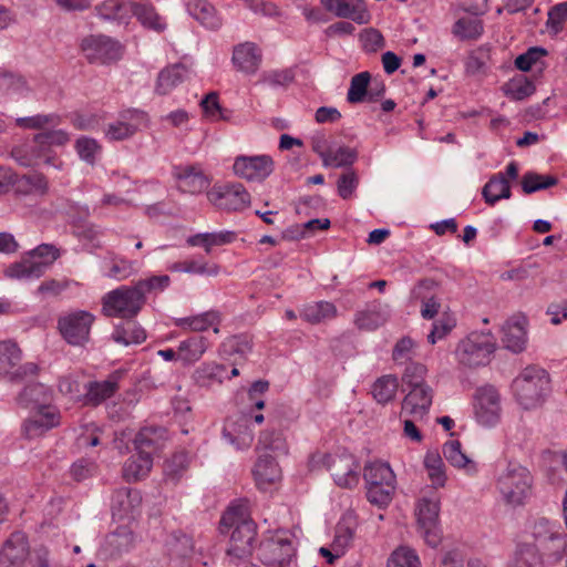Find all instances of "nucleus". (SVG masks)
Returning <instances> with one entry per match:
<instances>
[{"mask_svg": "<svg viewBox=\"0 0 567 567\" xmlns=\"http://www.w3.org/2000/svg\"><path fill=\"white\" fill-rule=\"evenodd\" d=\"M256 451L259 455L252 468V476L257 488L266 492L276 487L282 478L279 464L268 452L286 454L288 447L280 433L265 431L260 433Z\"/></svg>", "mask_w": 567, "mask_h": 567, "instance_id": "nucleus-1", "label": "nucleus"}, {"mask_svg": "<svg viewBox=\"0 0 567 567\" xmlns=\"http://www.w3.org/2000/svg\"><path fill=\"white\" fill-rule=\"evenodd\" d=\"M220 525L228 528L234 527L227 550L228 555L237 559L250 556L256 539V525L248 517L247 503L231 504L223 514Z\"/></svg>", "mask_w": 567, "mask_h": 567, "instance_id": "nucleus-2", "label": "nucleus"}, {"mask_svg": "<svg viewBox=\"0 0 567 567\" xmlns=\"http://www.w3.org/2000/svg\"><path fill=\"white\" fill-rule=\"evenodd\" d=\"M512 388L519 405L533 410L540 406L548 396L550 378L545 369L530 365L513 381Z\"/></svg>", "mask_w": 567, "mask_h": 567, "instance_id": "nucleus-3", "label": "nucleus"}, {"mask_svg": "<svg viewBox=\"0 0 567 567\" xmlns=\"http://www.w3.org/2000/svg\"><path fill=\"white\" fill-rule=\"evenodd\" d=\"M533 476L530 472L517 464H509L496 482L503 501L513 507L524 505L533 495Z\"/></svg>", "mask_w": 567, "mask_h": 567, "instance_id": "nucleus-4", "label": "nucleus"}, {"mask_svg": "<svg viewBox=\"0 0 567 567\" xmlns=\"http://www.w3.org/2000/svg\"><path fill=\"white\" fill-rule=\"evenodd\" d=\"M441 494L436 489H423L417 501L415 515L417 528L430 547H437L442 540L439 526Z\"/></svg>", "mask_w": 567, "mask_h": 567, "instance_id": "nucleus-5", "label": "nucleus"}, {"mask_svg": "<svg viewBox=\"0 0 567 567\" xmlns=\"http://www.w3.org/2000/svg\"><path fill=\"white\" fill-rule=\"evenodd\" d=\"M363 477L368 485L369 502L380 507L386 506L392 499L396 483L390 465L382 461L371 462L365 465Z\"/></svg>", "mask_w": 567, "mask_h": 567, "instance_id": "nucleus-6", "label": "nucleus"}, {"mask_svg": "<svg viewBox=\"0 0 567 567\" xmlns=\"http://www.w3.org/2000/svg\"><path fill=\"white\" fill-rule=\"evenodd\" d=\"M141 292L134 286H121L102 297V313L113 318L135 317L144 305Z\"/></svg>", "mask_w": 567, "mask_h": 567, "instance_id": "nucleus-7", "label": "nucleus"}, {"mask_svg": "<svg viewBox=\"0 0 567 567\" xmlns=\"http://www.w3.org/2000/svg\"><path fill=\"white\" fill-rule=\"evenodd\" d=\"M495 350V339L489 332H471L460 341L455 355L460 364L468 368L485 365Z\"/></svg>", "mask_w": 567, "mask_h": 567, "instance_id": "nucleus-8", "label": "nucleus"}, {"mask_svg": "<svg viewBox=\"0 0 567 567\" xmlns=\"http://www.w3.org/2000/svg\"><path fill=\"white\" fill-rule=\"evenodd\" d=\"M295 555L291 534L288 530H277L260 543L258 558L267 567H286Z\"/></svg>", "mask_w": 567, "mask_h": 567, "instance_id": "nucleus-9", "label": "nucleus"}, {"mask_svg": "<svg viewBox=\"0 0 567 567\" xmlns=\"http://www.w3.org/2000/svg\"><path fill=\"white\" fill-rule=\"evenodd\" d=\"M80 50L91 64L107 65L121 59L122 44L104 34H89L81 40Z\"/></svg>", "mask_w": 567, "mask_h": 567, "instance_id": "nucleus-10", "label": "nucleus"}, {"mask_svg": "<svg viewBox=\"0 0 567 567\" xmlns=\"http://www.w3.org/2000/svg\"><path fill=\"white\" fill-rule=\"evenodd\" d=\"M530 534L536 547L543 555L548 557H560L566 550L565 535L560 527L547 518H537L530 526Z\"/></svg>", "mask_w": 567, "mask_h": 567, "instance_id": "nucleus-11", "label": "nucleus"}, {"mask_svg": "<svg viewBox=\"0 0 567 567\" xmlns=\"http://www.w3.org/2000/svg\"><path fill=\"white\" fill-rule=\"evenodd\" d=\"M476 421L484 426H495L502 416V401L498 390L489 384L475 391L473 401Z\"/></svg>", "mask_w": 567, "mask_h": 567, "instance_id": "nucleus-12", "label": "nucleus"}, {"mask_svg": "<svg viewBox=\"0 0 567 567\" xmlns=\"http://www.w3.org/2000/svg\"><path fill=\"white\" fill-rule=\"evenodd\" d=\"M94 316L85 310H76L61 316L58 329L63 339L72 346H81L89 341Z\"/></svg>", "mask_w": 567, "mask_h": 567, "instance_id": "nucleus-13", "label": "nucleus"}, {"mask_svg": "<svg viewBox=\"0 0 567 567\" xmlns=\"http://www.w3.org/2000/svg\"><path fill=\"white\" fill-rule=\"evenodd\" d=\"M208 200L218 209L226 212H240L250 204V195L239 183L215 185L207 193Z\"/></svg>", "mask_w": 567, "mask_h": 567, "instance_id": "nucleus-14", "label": "nucleus"}, {"mask_svg": "<svg viewBox=\"0 0 567 567\" xmlns=\"http://www.w3.org/2000/svg\"><path fill=\"white\" fill-rule=\"evenodd\" d=\"M21 360L22 351L16 342L11 340L0 341V374L8 375L12 381L34 375L38 365L33 362L19 364Z\"/></svg>", "mask_w": 567, "mask_h": 567, "instance_id": "nucleus-15", "label": "nucleus"}, {"mask_svg": "<svg viewBox=\"0 0 567 567\" xmlns=\"http://www.w3.org/2000/svg\"><path fill=\"white\" fill-rule=\"evenodd\" d=\"M233 169L236 176L249 182H261L274 171V161L269 155L245 156L235 158Z\"/></svg>", "mask_w": 567, "mask_h": 567, "instance_id": "nucleus-16", "label": "nucleus"}, {"mask_svg": "<svg viewBox=\"0 0 567 567\" xmlns=\"http://www.w3.org/2000/svg\"><path fill=\"white\" fill-rule=\"evenodd\" d=\"M147 123L148 118L144 112L127 111L117 121L106 126L104 135L110 141H121L142 131L147 126Z\"/></svg>", "mask_w": 567, "mask_h": 567, "instance_id": "nucleus-17", "label": "nucleus"}, {"mask_svg": "<svg viewBox=\"0 0 567 567\" xmlns=\"http://www.w3.org/2000/svg\"><path fill=\"white\" fill-rule=\"evenodd\" d=\"M60 424V413L54 405H43L31 410V416L24 423L29 437H37Z\"/></svg>", "mask_w": 567, "mask_h": 567, "instance_id": "nucleus-18", "label": "nucleus"}, {"mask_svg": "<svg viewBox=\"0 0 567 567\" xmlns=\"http://www.w3.org/2000/svg\"><path fill=\"white\" fill-rule=\"evenodd\" d=\"M326 10L340 18L351 19L359 24H367L371 14L363 0H321Z\"/></svg>", "mask_w": 567, "mask_h": 567, "instance_id": "nucleus-19", "label": "nucleus"}, {"mask_svg": "<svg viewBox=\"0 0 567 567\" xmlns=\"http://www.w3.org/2000/svg\"><path fill=\"white\" fill-rule=\"evenodd\" d=\"M432 399L433 391L430 386L409 389V393L402 402L401 416L423 419L432 404Z\"/></svg>", "mask_w": 567, "mask_h": 567, "instance_id": "nucleus-20", "label": "nucleus"}, {"mask_svg": "<svg viewBox=\"0 0 567 567\" xmlns=\"http://www.w3.org/2000/svg\"><path fill=\"white\" fill-rule=\"evenodd\" d=\"M29 556V543L23 534L12 535L0 551V567H20Z\"/></svg>", "mask_w": 567, "mask_h": 567, "instance_id": "nucleus-21", "label": "nucleus"}, {"mask_svg": "<svg viewBox=\"0 0 567 567\" xmlns=\"http://www.w3.org/2000/svg\"><path fill=\"white\" fill-rule=\"evenodd\" d=\"M209 176L198 164L186 165L179 168V193L200 194L208 188Z\"/></svg>", "mask_w": 567, "mask_h": 567, "instance_id": "nucleus-22", "label": "nucleus"}, {"mask_svg": "<svg viewBox=\"0 0 567 567\" xmlns=\"http://www.w3.org/2000/svg\"><path fill=\"white\" fill-rule=\"evenodd\" d=\"M142 504L141 493L136 489L123 488L114 493L112 514L118 519L134 517Z\"/></svg>", "mask_w": 567, "mask_h": 567, "instance_id": "nucleus-23", "label": "nucleus"}, {"mask_svg": "<svg viewBox=\"0 0 567 567\" xmlns=\"http://www.w3.org/2000/svg\"><path fill=\"white\" fill-rule=\"evenodd\" d=\"M436 282L433 279L421 280L411 291L414 300L421 301V316L433 319L440 310V302L435 298Z\"/></svg>", "mask_w": 567, "mask_h": 567, "instance_id": "nucleus-24", "label": "nucleus"}, {"mask_svg": "<svg viewBox=\"0 0 567 567\" xmlns=\"http://www.w3.org/2000/svg\"><path fill=\"white\" fill-rule=\"evenodd\" d=\"M248 423V416L244 415L237 421L228 420L224 425V437L237 450H246L252 443L254 433Z\"/></svg>", "mask_w": 567, "mask_h": 567, "instance_id": "nucleus-25", "label": "nucleus"}, {"mask_svg": "<svg viewBox=\"0 0 567 567\" xmlns=\"http://www.w3.org/2000/svg\"><path fill=\"white\" fill-rule=\"evenodd\" d=\"M261 51L255 43L245 42L234 49L233 62L238 70L245 73H255L261 63Z\"/></svg>", "mask_w": 567, "mask_h": 567, "instance_id": "nucleus-26", "label": "nucleus"}, {"mask_svg": "<svg viewBox=\"0 0 567 567\" xmlns=\"http://www.w3.org/2000/svg\"><path fill=\"white\" fill-rule=\"evenodd\" d=\"M188 13L208 29H218L221 24L215 8L207 0H188Z\"/></svg>", "mask_w": 567, "mask_h": 567, "instance_id": "nucleus-27", "label": "nucleus"}, {"mask_svg": "<svg viewBox=\"0 0 567 567\" xmlns=\"http://www.w3.org/2000/svg\"><path fill=\"white\" fill-rule=\"evenodd\" d=\"M389 318V306L377 303L365 311L358 312L354 322L359 329L372 331L383 326Z\"/></svg>", "mask_w": 567, "mask_h": 567, "instance_id": "nucleus-28", "label": "nucleus"}, {"mask_svg": "<svg viewBox=\"0 0 567 567\" xmlns=\"http://www.w3.org/2000/svg\"><path fill=\"white\" fill-rule=\"evenodd\" d=\"M444 457L454 467L462 468L467 475H475L477 473V466L467 455L461 450V443L457 440H450L443 445Z\"/></svg>", "mask_w": 567, "mask_h": 567, "instance_id": "nucleus-29", "label": "nucleus"}, {"mask_svg": "<svg viewBox=\"0 0 567 567\" xmlns=\"http://www.w3.org/2000/svg\"><path fill=\"white\" fill-rule=\"evenodd\" d=\"M525 319L515 318L506 321L503 327V342L514 352H520L526 342Z\"/></svg>", "mask_w": 567, "mask_h": 567, "instance_id": "nucleus-30", "label": "nucleus"}, {"mask_svg": "<svg viewBox=\"0 0 567 567\" xmlns=\"http://www.w3.org/2000/svg\"><path fill=\"white\" fill-rule=\"evenodd\" d=\"M166 431L163 429L145 427L142 429L134 439L135 447L138 452L150 453L159 450L166 442Z\"/></svg>", "mask_w": 567, "mask_h": 567, "instance_id": "nucleus-31", "label": "nucleus"}, {"mask_svg": "<svg viewBox=\"0 0 567 567\" xmlns=\"http://www.w3.org/2000/svg\"><path fill=\"white\" fill-rule=\"evenodd\" d=\"M484 32L482 19L476 16L460 18L453 25L452 33L462 41H475Z\"/></svg>", "mask_w": 567, "mask_h": 567, "instance_id": "nucleus-32", "label": "nucleus"}, {"mask_svg": "<svg viewBox=\"0 0 567 567\" xmlns=\"http://www.w3.org/2000/svg\"><path fill=\"white\" fill-rule=\"evenodd\" d=\"M357 523L351 516H344L338 523L332 549L337 556H342L344 550L352 544L355 535Z\"/></svg>", "mask_w": 567, "mask_h": 567, "instance_id": "nucleus-33", "label": "nucleus"}, {"mask_svg": "<svg viewBox=\"0 0 567 567\" xmlns=\"http://www.w3.org/2000/svg\"><path fill=\"white\" fill-rule=\"evenodd\" d=\"M542 550L530 543H520L508 564V567H539L542 565Z\"/></svg>", "mask_w": 567, "mask_h": 567, "instance_id": "nucleus-34", "label": "nucleus"}, {"mask_svg": "<svg viewBox=\"0 0 567 567\" xmlns=\"http://www.w3.org/2000/svg\"><path fill=\"white\" fill-rule=\"evenodd\" d=\"M237 238L235 231L223 230L218 233L197 234L187 239L189 246H203L206 252L213 247L231 244Z\"/></svg>", "mask_w": 567, "mask_h": 567, "instance_id": "nucleus-35", "label": "nucleus"}, {"mask_svg": "<svg viewBox=\"0 0 567 567\" xmlns=\"http://www.w3.org/2000/svg\"><path fill=\"white\" fill-rule=\"evenodd\" d=\"M207 348V340L198 333L187 334L179 341V360L185 362L197 361Z\"/></svg>", "mask_w": 567, "mask_h": 567, "instance_id": "nucleus-36", "label": "nucleus"}, {"mask_svg": "<svg viewBox=\"0 0 567 567\" xmlns=\"http://www.w3.org/2000/svg\"><path fill=\"white\" fill-rule=\"evenodd\" d=\"M482 194L488 205H494L499 199L511 197V186L504 174L497 173L485 184Z\"/></svg>", "mask_w": 567, "mask_h": 567, "instance_id": "nucleus-37", "label": "nucleus"}, {"mask_svg": "<svg viewBox=\"0 0 567 567\" xmlns=\"http://www.w3.org/2000/svg\"><path fill=\"white\" fill-rule=\"evenodd\" d=\"M153 466L150 453L137 452L125 463L123 474L127 481H138L148 475Z\"/></svg>", "mask_w": 567, "mask_h": 567, "instance_id": "nucleus-38", "label": "nucleus"}, {"mask_svg": "<svg viewBox=\"0 0 567 567\" xmlns=\"http://www.w3.org/2000/svg\"><path fill=\"white\" fill-rule=\"evenodd\" d=\"M424 467L427 478L431 481L432 486L426 489H439L444 487L447 476L445 473V464L441 456L435 452L426 453L424 457Z\"/></svg>", "mask_w": 567, "mask_h": 567, "instance_id": "nucleus-39", "label": "nucleus"}, {"mask_svg": "<svg viewBox=\"0 0 567 567\" xmlns=\"http://www.w3.org/2000/svg\"><path fill=\"white\" fill-rule=\"evenodd\" d=\"M21 402L30 410L51 405L53 400L52 391L40 383L29 385L21 394Z\"/></svg>", "mask_w": 567, "mask_h": 567, "instance_id": "nucleus-40", "label": "nucleus"}, {"mask_svg": "<svg viewBox=\"0 0 567 567\" xmlns=\"http://www.w3.org/2000/svg\"><path fill=\"white\" fill-rule=\"evenodd\" d=\"M117 390L115 380H104L101 382H91L86 386V393L83 398L85 404L97 405L104 400L111 398Z\"/></svg>", "mask_w": 567, "mask_h": 567, "instance_id": "nucleus-41", "label": "nucleus"}, {"mask_svg": "<svg viewBox=\"0 0 567 567\" xmlns=\"http://www.w3.org/2000/svg\"><path fill=\"white\" fill-rule=\"evenodd\" d=\"M337 315V308L328 301H319L307 305L301 311V318L312 324L320 323L324 320L332 319Z\"/></svg>", "mask_w": 567, "mask_h": 567, "instance_id": "nucleus-42", "label": "nucleus"}, {"mask_svg": "<svg viewBox=\"0 0 567 567\" xmlns=\"http://www.w3.org/2000/svg\"><path fill=\"white\" fill-rule=\"evenodd\" d=\"M4 275L10 279L30 280L39 278L42 274L41 267L37 264V261H32L29 256H27L22 260L10 265L4 270Z\"/></svg>", "mask_w": 567, "mask_h": 567, "instance_id": "nucleus-43", "label": "nucleus"}, {"mask_svg": "<svg viewBox=\"0 0 567 567\" xmlns=\"http://www.w3.org/2000/svg\"><path fill=\"white\" fill-rule=\"evenodd\" d=\"M220 321V313L212 310L193 318L179 319V329L189 328L194 331H204L213 327L214 332L217 333Z\"/></svg>", "mask_w": 567, "mask_h": 567, "instance_id": "nucleus-44", "label": "nucleus"}, {"mask_svg": "<svg viewBox=\"0 0 567 567\" xmlns=\"http://www.w3.org/2000/svg\"><path fill=\"white\" fill-rule=\"evenodd\" d=\"M104 269L105 276L115 280H125L137 271L134 261L117 257H110L105 259Z\"/></svg>", "mask_w": 567, "mask_h": 567, "instance_id": "nucleus-45", "label": "nucleus"}, {"mask_svg": "<svg viewBox=\"0 0 567 567\" xmlns=\"http://www.w3.org/2000/svg\"><path fill=\"white\" fill-rule=\"evenodd\" d=\"M399 388L398 378L391 374L379 378L372 386L373 398L381 404L394 399Z\"/></svg>", "mask_w": 567, "mask_h": 567, "instance_id": "nucleus-46", "label": "nucleus"}, {"mask_svg": "<svg viewBox=\"0 0 567 567\" xmlns=\"http://www.w3.org/2000/svg\"><path fill=\"white\" fill-rule=\"evenodd\" d=\"M112 338L116 343L131 346L142 343L146 339V334L141 327L128 322L126 324L117 326L114 329Z\"/></svg>", "mask_w": 567, "mask_h": 567, "instance_id": "nucleus-47", "label": "nucleus"}, {"mask_svg": "<svg viewBox=\"0 0 567 567\" xmlns=\"http://www.w3.org/2000/svg\"><path fill=\"white\" fill-rule=\"evenodd\" d=\"M536 87L532 80L525 75L512 79L504 86V93L512 100L520 101L530 96Z\"/></svg>", "mask_w": 567, "mask_h": 567, "instance_id": "nucleus-48", "label": "nucleus"}, {"mask_svg": "<svg viewBox=\"0 0 567 567\" xmlns=\"http://www.w3.org/2000/svg\"><path fill=\"white\" fill-rule=\"evenodd\" d=\"M226 368L217 363H204L194 373V379L200 386H208L214 382L221 383L225 378Z\"/></svg>", "mask_w": 567, "mask_h": 567, "instance_id": "nucleus-49", "label": "nucleus"}, {"mask_svg": "<svg viewBox=\"0 0 567 567\" xmlns=\"http://www.w3.org/2000/svg\"><path fill=\"white\" fill-rule=\"evenodd\" d=\"M252 342L247 336H235L225 341L220 347V353L225 357L238 354L237 360L245 361L246 355L251 351Z\"/></svg>", "mask_w": 567, "mask_h": 567, "instance_id": "nucleus-50", "label": "nucleus"}, {"mask_svg": "<svg viewBox=\"0 0 567 567\" xmlns=\"http://www.w3.org/2000/svg\"><path fill=\"white\" fill-rule=\"evenodd\" d=\"M42 146L37 144L21 145L12 152L14 159L24 167L37 166L42 158Z\"/></svg>", "mask_w": 567, "mask_h": 567, "instance_id": "nucleus-51", "label": "nucleus"}, {"mask_svg": "<svg viewBox=\"0 0 567 567\" xmlns=\"http://www.w3.org/2000/svg\"><path fill=\"white\" fill-rule=\"evenodd\" d=\"M388 567H421V561L414 549L400 546L390 555Z\"/></svg>", "mask_w": 567, "mask_h": 567, "instance_id": "nucleus-52", "label": "nucleus"}, {"mask_svg": "<svg viewBox=\"0 0 567 567\" xmlns=\"http://www.w3.org/2000/svg\"><path fill=\"white\" fill-rule=\"evenodd\" d=\"M132 8L134 14L144 27L155 31H162L165 29V21L155 12L153 7L134 4Z\"/></svg>", "mask_w": 567, "mask_h": 567, "instance_id": "nucleus-53", "label": "nucleus"}, {"mask_svg": "<svg viewBox=\"0 0 567 567\" xmlns=\"http://www.w3.org/2000/svg\"><path fill=\"white\" fill-rule=\"evenodd\" d=\"M75 151L79 157L86 164L94 165L97 155L101 153V145L92 137L82 136L75 141Z\"/></svg>", "mask_w": 567, "mask_h": 567, "instance_id": "nucleus-54", "label": "nucleus"}, {"mask_svg": "<svg viewBox=\"0 0 567 567\" xmlns=\"http://www.w3.org/2000/svg\"><path fill=\"white\" fill-rule=\"evenodd\" d=\"M370 73L369 72H361L359 74H355L351 79L350 87L348 91V101L350 103H361L364 101V97L368 93V89L370 85Z\"/></svg>", "mask_w": 567, "mask_h": 567, "instance_id": "nucleus-55", "label": "nucleus"}, {"mask_svg": "<svg viewBox=\"0 0 567 567\" xmlns=\"http://www.w3.org/2000/svg\"><path fill=\"white\" fill-rule=\"evenodd\" d=\"M557 182V178L554 176L526 173L522 178V188L525 194H532L534 192L555 186Z\"/></svg>", "mask_w": 567, "mask_h": 567, "instance_id": "nucleus-56", "label": "nucleus"}, {"mask_svg": "<svg viewBox=\"0 0 567 567\" xmlns=\"http://www.w3.org/2000/svg\"><path fill=\"white\" fill-rule=\"evenodd\" d=\"M28 256L32 261H37V264L41 267L42 274L45 267L52 265L59 258L60 251L53 245L42 244L30 251Z\"/></svg>", "mask_w": 567, "mask_h": 567, "instance_id": "nucleus-57", "label": "nucleus"}, {"mask_svg": "<svg viewBox=\"0 0 567 567\" xmlns=\"http://www.w3.org/2000/svg\"><path fill=\"white\" fill-rule=\"evenodd\" d=\"M18 187L25 193L44 195L48 193L49 183L42 174L24 175L19 179Z\"/></svg>", "mask_w": 567, "mask_h": 567, "instance_id": "nucleus-58", "label": "nucleus"}, {"mask_svg": "<svg viewBox=\"0 0 567 567\" xmlns=\"http://www.w3.org/2000/svg\"><path fill=\"white\" fill-rule=\"evenodd\" d=\"M357 159V152L350 147L342 146L338 150H331L329 155L324 157V166H350Z\"/></svg>", "mask_w": 567, "mask_h": 567, "instance_id": "nucleus-59", "label": "nucleus"}, {"mask_svg": "<svg viewBox=\"0 0 567 567\" xmlns=\"http://www.w3.org/2000/svg\"><path fill=\"white\" fill-rule=\"evenodd\" d=\"M332 476L334 478V482L341 486L347 488H352L357 486L359 482V473H358V466L355 465L352 467L351 465H348L346 467V471H342V468L334 464L332 467Z\"/></svg>", "mask_w": 567, "mask_h": 567, "instance_id": "nucleus-60", "label": "nucleus"}, {"mask_svg": "<svg viewBox=\"0 0 567 567\" xmlns=\"http://www.w3.org/2000/svg\"><path fill=\"white\" fill-rule=\"evenodd\" d=\"M426 368L420 363H411L405 368L403 374V383L408 386V389L416 388V386H429L425 381Z\"/></svg>", "mask_w": 567, "mask_h": 567, "instance_id": "nucleus-61", "label": "nucleus"}, {"mask_svg": "<svg viewBox=\"0 0 567 567\" xmlns=\"http://www.w3.org/2000/svg\"><path fill=\"white\" fill-rule=\"evenodd\" d=\"M456 321L450 315H443L437 321L433 323V328L427 336L430 343L434 344L437 340L443 339L455 327Z\"/></svg>", "mask_w": 567, "mask_h": 567, "instance_id": "nucleus-62", "label": "nucleus"}, {"mask_svg": "<svg viewBox=\"0 0 567 567\" xmlns=\"http://www.w3.org/2000/svg\"><path fill=\"white\" fill-rule=\"evenodd\" d=\"M70 141L69 134L63 130H55L37 134L34 142L42 147L63 146Z\"/></svg>", "mask_w": 567, "mask_h": 567, "instance_id": "nucleus-63", "label": "nucleus"}, {"mask_svg": "<svg viewBox=\"0 0 567 567\" xmlns=\"http://www.w3.org/2000/svg\"><path fill=\"white\" fill-rule=\"evenodd\" d=\"M547 54L546 50L542 48H530L527 52L518 55L515 59V66L520 71H529L543 56Z\"/></svg>", "mask_w": 567, "mask_h": 567, "instance_id": "nucleus-64", "label": "nucleus"}]
</instances>
